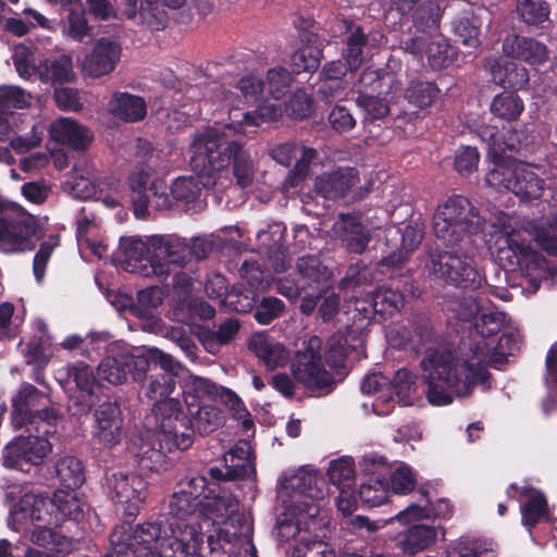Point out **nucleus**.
Masks as SVG:
<instances>
[{
  "instance_id": "f257e3e1",
  "label": "nucleus",
  "mask_w": 557,
  "mask_h": 557,
  "mask_svg": "<svg viewBox=\"0 0 557 557\" xmlns=\"http://www.w3.org/2000/svg\"><path fill=\"white\" fill-rule=\"evenodd\" d=\"M520 348V335L504 333L497 341L473 344L472 356L462 357L446 348H428L421 360L426 399L433 406H446L455 398L469 396L476 384H484L488 373L485 364L502 366L507 357Z\"/></svg>"
},
{
  "instance_id": "f03ea898",
  "label": "nucleus",
  "mask_w": 557,
  "mask_h": 557,
  "mask_svg": "<svg viewBox=\"0 0 557 557\" xmlns=\"http://www.w3.org/2000/svg\"><path fill=\"white\" fill-rule=\"evenodd\" d=\"M496 239L491 253L508 271H519L534 293L547 276L545 259L532 248L530 239L552 255H557V212L540 220H522L507 214L497 218Z\"/></svg>"
},
{
  "instance_id": "7ed1b4c3",
  "label": "nucleus",
  "mask_w": 557,
  "mask_h": 557,
  "mask_svg": "<svg viewBox=\"0 0 557 557\" xmlns=\"http://www.w3.org/2000/svg\"><path fill=\"white\" fill-rule=\"evenodd\" d=\"M171 534L162 530L161 522L137 524L129 533L115 530L114 550L122 557H220V547L212 539L200 545L197 530L191 524L183 529L177 521H169Z\"/></svg>"
},
{
  "instance_id": "20e7f679",
  "label": "nucleus",
  "mask_w": 557,
  "mask_h": 557,
  "mask_svg": "<svg viewBox=\"0 0 557 557\" xmlns=\"http://www.w3.org/2000/svg\"><path fill=\"white\" fill-rule=\"evenodd\" d=\"M233 132L223 127L199 131L190 144V164L199 171L206 188L216 185L223 173L233 164V174L240 187L252 184L256 173L255 162L243 144L232 139Z\"/></svg>"
},
{
  "instance_id": "39448f33",
  "label": "nucleus",
  "mask_w": 557,
  "mask_h": 557,
  "mask_svg": "<svg viewBox=\"0 0 557 557\" xmlns=\"http://www.w3.org/2000/svg\"><path fill=\"white\" fill-rule=\"evenodd\" d=\"M120 250L126 269L143 276L165 278L173 268L183 267L189 255V246L176 235H152L147 242L137 237H125Z\"/></svg>"
},
{
  "instance_id": "423d86ee",
  "label": "nucleus",
  "mask_w": 557,
  "mask_h": 557,
  "mask_svg": "<svg viewBox=\"0 0 557 557\" xmlns=\"http://www.w3.org/2000/svg\"><path fill=\"white\" fill-rule=\"evenodd\" d=\"M175 389L171 373L150 375L143 386V393L154 401L153 412L160 426V443L168 448H188L193 444V431L189 418L183 412L178 399L170 397Z\"/></svg>"
},
{
  "instance_id": "0eeeda50",
  "label": "nucleus",
  "mask_w": 557,
  "mask_h": 557,
  "mask_svg": "<svg viewBox=\"0 0 557 557\" xmlns=\"http://www.w3.org/2000/svg\"><path fill=\"white\" fill-rule=\"evenodd\" d=\"M483 138L492 151L493 168L485 176L487 185L497 190H509L521 199H536L544 189V181L534 172L533 166L515 159L500 158L498 151L513 149L512 144L503 143L493 128H485Z\"/></svg>"
},
{
  "instance_id": "6e6552de",
  "label": "nucleus",
  "mask_w": 557,
  "mask_h": 557,
  "mask_svg": "<svg viewBox=\"0 0 557 557\" xmlns=\"http://www.w3.org/2000/svg\"><path fill=\"white\" fill-rule=\"evenodd\" d=\"M30 95L16 86L0 87V140L17 153H25L41 144L44 126L33 117L13 110L29 106Z\"/></svg>"
},
{
  "instance_id": "1a4fd4ad",
  "label": "nucleus",
  "mask_w": 557,
  "mask_h": 557,
  "mask_svg": "<svg viewBox=\"0 0 557 557\" xmlns=\"http://www.w3.org/2000/svg\"><path fill=\"white\" fill-rule=\"evenodd\" d=\"M292 513L276 518L275 534L280 542H294L290 557H337L326 542L330 535L331 517L310 520H292Z\"/></svg>"
},
{
  "instance_id": "9d476101",
  "label": "nucleus",
  "mask_w": 557,
  "mask_h": 557,
  "mask_svg": "<svg viewBox=\"0 0 557 557\" xmlns=\"http://www.w3.org/2000/svg\"><path fill=\"white\" fill-rule=\"evenodd\" d=\"M484 223V218L466 197L454 196L436 208L432 230L444 245L455 246L470 242L472 235L483 231Z\"/></svg>"
},
{
  "instance_id": "9b49d317",
  "label": "nucleus",
  "mask_w": 557,
  "mask_h": 557,
  "mask_svg": "<svg viewBox=\"0 0 557 557\" xmlns=\"http://www.w3.org/2000/svg\"><path fill=\"white\" fill-rule=\"evenodd\" d=\"M39 237L37 219L20 205L0 198V252L18 255L32 251Z\"/></svg>"
},
{
  "instance_id": "f8f14e48",
  "label": "nucleus",
  "mask_w": 557,
  "mask_h": 557,
  "mask_svg": "<svg viewBox=\"0 0 557 557\" xmlns=\"http://www.w3.org/2000/svg\"><path fill=\"white\" fill-rule=\"evenodd\" d=\"M322 479L312 471H299L282 487L278 497L282 500V511L277 518L292 513V520H310L329 515L317 502L324 495Z\"/></svg>"
},
{
  "instance_id": "ddd939ff",
  "label": "nucleus",
  "mask_w": 557,
  "mask_h": 557,
  "mask_svg": "<svg viewBox=\"0 0 557 557\" xmlns=\"http://www.w3.org/2000/svg\"><path fill=\"white\" fill-rule=\"evenodd\" d=\"M48 397L32 384L25 383L21 386L17 395L13 398L12 424L18 430L26 428L32 432L44 434L55 433L58 414L52 408H47Z\"/></svg>"
},
{
  "instance_id": "4468645a",
  "label": "nucleus",
  "mask_w": 557,
  "mask_h": 557,
  "mask_svg": "<svg viewBox=\"0 0 557 557\" xmlns=\"http://www.w3.org/2000/svg\"><path fill=\"white\" fill-rule=\"evenodd\" d=\"M426 268L437 278L463 289L476 290L485 282V276L473 257L459 250L432 255Z\"/></svg>"
},
{
  "instance_id": "2eb2a0df",
  "label": "nucleus",
  "mask_w": 557,
  "mask_h": 557,
  "mask_svg": "<svg viewBox=\"0 0 557 557\" xmlns=\"http://www.w3.org/2000/svg\"><path fill=\"white\" fill-rule=\"evenodd\" d=\"M322 341L311 336L296 351L290 362L293 377L307 389L330 393L335 386L333 375L324 368L321 357Z\"/></svg>"
},
{
  "instance_id": "dca6fc26",
  "label": "nucleus",
  "mask_w": 557,
  "mask_h": 557,
  "mask_svg": "<svg viewBox=\"0 0 557 557\" xmlns=\"http://www.w3.org/2000/svg\"><path fill=\"white\" fill-rule=\"evenodd\" d=\"M368 271L363 270L357 277H348L343 280L342 285L346 289H352L350 301H354L355 311L362 318L371 319L374 314L385 315L397 312L404 305V295L398 290L382 286L374 293H369L364 298L357 295L361 287V281L366 280Z\"/></svg>"
},
{
  "instance_id": "f3484780",
  "label": "nucleus",
  "mask_w": 557,
  "mask_h": 557,
  "mask_svg": "<svg viewBox=\"0 0 557 557\" xmlns=\"http://www.w3.org/2000/svg\"><path fill=\"white\" fill-rule=\"evenodd\" d=\"M216 97L230 107L228 122L225 124V128L238 135L255 134L262 123L275 121L285 112L282 106L270 102L259 106L253 112L244 111L235 104L239 100L234 92L226 89L219 90Z\"/></svg>"
},
{
  "instance_id": "a211bd4d",
  "label": "nucleus",
  "mask_w": 557,
  "mask_h": 557,
  "mask_svg": "<svg viewBox=\"0 0 557 557\" xmlns=\"http://www.w3.org/2000/svg\"><path fill=\"white\" fill-rule=\"evenodd\" d=\"M331 30L334 37H345L344 61L350 66V71L359 69L366 55L372 49L379 47L384 38L381 32H372L366 35L360 26L347 18H335Z\"/></svg>"
},
{
  "instance_id": "6ab92c4d",
  "label": "nucleus",
  "mask_w": 557,
  "mask_h": 557,
  "mask_svg": "<svg viewBox=\"0 0 557 557\" xmlns=\"http://www.w3.org/2000/svg\"><path fill=\"white\" fill-rule=\"evenodd\" d=\"M27 436H17L3 449V465L8 468H15L28 471L33 466H39L51 453V444L46 438L48 434L35 432Z\"/></svg>"
},
{
  "instance_id": "aec40b11",
  "label": "nucleus",
  "mask_w": 557,
  "mask_h": 557,
  "mask_svg": "<svg viewBox=\"0 0 557 557\" xmlns=\"http://www.w3.org/2000/svg\"><path fill=\"white\" fill-rule=\"evenodd\" d=\"M151 176V166L138 169L129 178V188L132 190V202L135 214L143 216L151 203L157 209H166L172 205V195L168 193V186L163 180L156 178L147 184Z\"/></svg>"
},
{
  "instance_id": "412c9836",
  "label": "nucleus",
  "mask_w": 557,
  "mask_h": 557,
  "mask_svg": "<svg viewBox=\"0 0 557 557\" xmlns=\"http://www.w3.org/2000/svg\"><path fill=\"white\" fill-rule=\"evenodd\" d=\"M148 370L149 362L145 355H134L128 351L107 356L98 366L100 379L113 385L125 383L128 373L134 381L140 382L146 377Z\"/></svg>"
},
{
  "instance_id": "4be33fe9",
  "label": "nucleus",
  "mask_w": 557,
  "mask_h": 557,
  "mask_svg": "<svg viewBox=\"0 0 557 557\" xmlns=\"http://www.w3.org/2000/svg\"><path fill=\"white\" fill-rule=\"evenodd\" d=\"M107 486L115 502L127 505L125 513L131 518L137 513L138 504L146 498L147 483L133 472H113L107 478Z\"/></svg>"
},
{
  "instance_id": "5701e85b",
  "label": "nucleus",
  "mask_w": 557,
  "mask_h": 557,
  "mask_svg": "<svg viewBox=\"0 0 557 557\" xmlns=\"http://www.w3.org/2000/svg\"><path fill=\"white\" fill-rule=\"evenodd\" d=\"M92 437L99 444L112 447L123 437V416L115 401H104L94 411Z\"/></svg>"
},
{
  "instance_id": "b1692460",
  "label": "nucleus",
  "mask_w": 557,
  "mask_h": 557,
  "mask_svg": "<svg viewBox=\"0 0 557 557\" xmlns=\"http://www.w3.org/2000/svg\"><path fill=\"white\" fill-rule=\"evenodd\" d=\"M55 504L53 498L42 494L28 493L18 502L11 512L12 519L20 525L32 523L55 524Z\"/></svg>"
},
{
  "instance_id": "393cba45",
  "label": "nucleus",
  "mask_w": 557,
  "mask_h": 557,
  "mask_svg": "<svg viewBox=\"0 0 557 557\" xmlns=\"http://www.w3.org/2000/svg\"><path fill=\"white\" fill-rule=\"evenodd\" d=\"M405 50L414 55L425 54L430 66L435 70L450 65L457 57L455 48L441 35L411 38L405 42Z\"/></svg>"
},
{
  "instance_id": "a878e982",
  "label": "nucleus",
  "mask_w": 557,
  "mask_h": 557,
  "mask_svg": "<svg viewBox=\"0 0 557 557\" xmlns=\"http://www.w3.org/2000/svg\"><path fill=\"white\" fill-rule=\"evenodd\" d=\"M251 534L252 523L250 519L246 515L238 512L237 508L236 511L224 521L223 527L218 529L216 536L213 534L207 536L205 545H208L209 539H212L220 547L219 556L223 557L225 549L222 542L225 544L243 542L247 545V550H249L250 557H257V549L252 544Z\"/></svg>"
},
{
  "instance_id": "bb28decb",
  "label": "nucleus",
  "mask_w": 557,
  "mask_h": 557,
  "mask_svg": "<svg viewBox=\"0 0 557 557\" xmlns=\"http://www.w3.org/2000/svg\"><path fill=\"white\" fill-rule=\"evenodd\" d=\"M186 0H128L126 14L153 30L165 27L168 14L164 8L180 9Z\"/></svg>"
},
{
  "instance_id": "cd10ccee",
  "label": "nucleus",
  "mask_w": 557,
  "mask_h": 557,
  "mask_svg": "<svg viewBox=\"0 0 557 557\" xmlns=\"http://www.w3.org/2000/svg\"><path fill=\"white\" fill-rule=\"evenodd\" d=\"M120 57L121 47L116 41L100 38L83 60L82 71L90 77L107 75L115 69Z\"/></svg>"
},
{
  "instance_id": "c85d7f7f",
  "label": "nucleus",
  "mask_w": 557,
  "mask_h": 557,
  "mask_svg": "<svg viewBox=\"0 0 557 557\" xmlns=\"http://www.w3.org/2000/svg\"><path fill=\"white\" fill-rule=\"evenodd\" d=\"M331 235L339 239L350 252L361 253L371 239L370 230L357 216L341 214L331 228Z\"/></svg>"
},
{
  "instance_id": "c756f323",
  "label": "nucleus",
  "mask_w": 557,
  "mask_h": 557,
  "mask_svg": "<svg viewBox=\"0 0 557 557\" xmlns=\"http://www.w3.org/2000/svg\"><path fill=\"white\" fill-rule=\"evenodd\" d=\"M52 140L74 150H86L92 141L91 132L70 117L55 120L49 128Z\"/></svg>"
},
{
  "instance_id": "7c9ffc66",
  "label": "nucleus",
  "mask_w": 557,
  "mask_h": 557,
  "mask_svg": "<svg viewBox=\"0 0 557 557\" xmlns=\"http://www.w3.org/2000/svg\"><path fill=\"white\" fill-rule=\"evenodd\" d=\"M66 374L82 394V399H72L73 405L77 407L76 413L88 412L92 406L91 397L97 386L92 368L84 361H75L66 366Z\"/></svg>"
},
{
  "instance_id": "2f4dec72",
  "label": "nucleus",
  "mask_w": 557,
  "mask_h": 557,
  "mask_svg": "<svg viewBox=\"0 0 557 557\" xmlns=\"http://www.w3.org/2000/svg\"><path fill=\"white\" fill-rule=\"evenodd\" d=\"M411 521L404 539L400 541V548L408 554H416L428 549L440 539H444L445 531L433 523Z\"/></svg>"
},
{
  "instance_id": "473e14b6",
  "label": "nucleus",
  "mask_w": 557,
  "mask_h": 557,
  "mask_svg": "<svg viewBox=\"0 0 557 557\" xmlns=\"http://www.w3.org/2000/svg\"><path fill=\"white\" fill-rule=\"evenodd\" d=\"M484 67L490 72L492 79L503 87L521 89L529 82L527 69L515 61L490 57L485 59Z\"/></svg>"
},
{
  "instance_id": "72a5a7b5",
  "label": "nucleus",
  "mask_w": 557,
  "mask_h": 557,
  "mask_svg": "<svg viewBox=\"0 0 557 557\" xmlns=\"http://www.w3.org/2000/svg\"><path fill=\"white\" fill-rule=\"evenodd\" d=\"M202 504L203 503H198L193 497L176 491L172 495L169 512L171 516L169 521H177L182 524L183 528L186 524H191L195 527L198 533L200 545H205L203 527L199 521Z\"/></svg>"
},
{
  "instance_id": "f704fd0d",
  "label": "nucleus",
  "mask_w": 557,
  "mask_h": 557,
  "mask_svg": "<svg viewBox=\"0 0 557 557\" xmlns=\"http://www.w3.org/2000/svg\"><path fill=\"white\" fill-rule=\"evenodd\" d=\"M503 52L507 57L523 60L532 65L541 64L547 59V49L542 42L515 34L505 37Z\"/></svg>"
},
{
  "instance_id": "c9c22d12",
  "label": "nucleus",
  "mask_w": 557,
  "mask_h": 557,
  "mask_svg": "<svg viewBox=\"0 0 557 557\" xmlns=\"http://www.w3.org/2000/svg\"><path fill=\"white\" fill-rule=\"evenodd\" d=\"M158 429H160L159 425ZM174 449L185 450L186 448L173 447L170 449L165 443L161 445L160 430H158V432L153 433L140 444L136 451L137 462L143 470H165L169 465L165 451H173Z\"/></svg>"
},
{
  "instance_id": "e433bc0d",
  "label": "nucleus",
  "mask_w": 557,
  "mask_h": 557,
  "mask_svg": "<svg viewBox=\"0 0 557 557\" xmlns=\"http://www.w3.org/2000/svg\"><path fill=\"white\" fill-rule=\"evenodd\" d=\"M361 392L367 395H373L372 409L377 416L388 414L393 405L392 383L381 373H371L364 376L361 382Z\"/></svg>"
},
{
  "instance_id": "4c0bfd02",
  "label": "nucleus",
  "mask_w": 557,
  "mask_h": 557,
  "mask_svg": "<svg viewBox=\"0 0 557 557\" xmlns=\"http://www.w3.org/2000/svg\"><path fill=\"white\" fill-rule=\"evenodd\" d=\"M248 346L269 370L284 367L288 361L289 356L285 347L263 333L252 335Z\"/></svg>"
},
{
  "instance_id": "58836bf2",
  "label": "nucleus",
  "mask_w": 557,
  "mask_h": 557,
  "mask_svg": "<svg viewBox=\"0 0 557 557\" xmlns=\"http://www.w3.org/2000/svg\"><path fill=\"white\" fill-rule=\"evenodd\" d=\"M284 231L283 224L273 223L267 231L260 230L257 233L260 246L269 251L272 268L276 273L285 272L290 264L286 250L282 247Z\"/></svg>"
},
{
  "instance_id": "ea45409f",
  "label": "nucleus",
  "mask_w": 557,
  "mask_h": 557,
  "mask_svg": "<svg viewBox=\"0 0 557 557\" xmlns=\"http://www.w3.org/2000/svg\"><path fill=\"white\" fill-rule=\"evenodd\" d=\"M357 172L354 169H338L317 178L314 187L318 194L327 199L342 197L358 182Z\"/></svg>"
},
{
  "instance_id": "a19ab883",
  "label": "nucleus",
  "mask_w": 557,
  "mask_h": 557,
  "mask_svg": "<svg viewBox=\"0 0 557 557\" xmlns=\"http://www.w3.org/2000/svg\"><path fill=\"white\" fill-rule=\"evenodd\" d=\"M238 508V500L228 492L221 491L216 495L205 497V503L200 510V523L206 525L218 522L219 519L224 523L230 516Z\"/></svg>"
},
{
  "instance_id": "79ce46f5",
  "label": "nucleus",
  "mask_w": 557,
  "mask_h": 557,
  "mask_svg": "<svg viewBox=\"0 0 557 557\" xmlns=\"http://www.w3.org/2000/svg\"><path fill=\"white\" fill-rule=\"evenodd\" d=\"M102 183L95 182V169L87 165L86 168H75L73 173L64 182V190L78 199H89L98 193L103 191Z\"/></svg>"
},
{
  "instance_id": "37998d69",
  "label": "nucleus",
  "mask_w": 557,
  "mask_h": 557,
  "mask_svg": "<svg viewBox=\"0 0 557 557\" xmlns=\"http://www.w3.org/2000/svg\"><path fill=\"white\" fill-rule=\"evenodd\" d=\"M362 346V339L355 330L337 332L327 341L326 360L332 367H341L350 351Z\"/></svg>"
},
{
  "instance_id": "c03bdc74",
  "label": "nucleus",
  "mask_w": 557,
  "mask_h": 557,
  "mask_svg": "<svg viewBox=\"0 0 557 557\" xmlns=\"http://www.w3.org/2000/svg\"><path fill=\"white\" fill-rule=\"evenodd\" d=\"M109 108L115 116L127 122L139 121L147 113L145 100L127 92L114 94L109 102Z\"/></svg>"
},
{
  "instance_id": "a18cd8bd",
  "label": "nucleus",
  "mask_w": 557,
  "mask_h": 557,
  "mask_svg": "<svg viewBox=\"0 0 557 557\" xmlns=\"http://www.w3.org/2000/svg\"><path fill=\"white\" fill-rule=\"evenodd\" d=\"M451 515V506L446 499H438L435 504H430L426 499L425 505L410 504L404 510L395 516V520L400 523L433 518H448Z\"/></svg>"
},
{
  "instance_id": "49530a36",
  "label": "nucleus",
  "mask_w": 557,
  "mask_h": 557,
  "mask_svg": "<svg viewBox=\"0 0 557 557\" xmlns=\"http://www.w3.org/2000/svg\"><path fill=\"white\" fill-rule=\"evenodd\" d=\"M520 495L525 498L521 504L522 524L531 529L546 517L547 502L542 492L533 488H523Z\"/></svg>"
},
{
  "instance_id": "de8ad7c7",
  "label": "nucleus",
  "mask_w": 557,
  "mask_h": 557,
  "mask_svg": "<svg viewBox=\"0 0 557 557\" xmlns=\"http://www.w3.org/2000/svg\"><path fill=\"white\" fill-rule=\"evenodd\" d=\"M37 74L46 83H67L74 78L72 59L61 55L53 61H45L37 65Z\"/></svg>"
},
{
  "instance_id": "09e8293b",
  "label": "nucleus",
  "mask_w": 557,
  "mask_h": 557,
  "mask_svg": "<svg viewBox=\"0 0 557 557\" xmlns=\"http://www.w3.org/2000/svg\"><path fill=\"white\" fill-rule=\"evenodd\" d=\"M504 322L505 314L487 304L474 324L475 332L480 336V339H475L474 344L481 343V347H484V342L494 339L493 336L502 330Z\"/></svg>"
},
{
  "instance_id": "8fccbe9b",
  "label": "nucleus",
  "mask_w": 557,
  "mask_h": 557,
  "mask_svg": "<svg viewBox=\"0 0 557 557\" xmlns=\"http://www.w3.org/2000/svg\"><path fill=\"white\" fill-rule=\"evenodd\" d=\"M215 398L227 408L235 420L240 422L242 429L246 432L247 436L253 434V421L250 413L235 392L222 386Z\"/></svg>"
},
{
  "instance_id": "3c124183",
  "label": "nucleus",
  "mask_w": 557,
  "mask_h": 557,
  "mask_svg": "<svg viewBox=\"0 0 557 557\" xmlns=\"http://www.w3.org/2000/svg\"><path fill=\"white\" fill-rule=\"evenodd\" d=\"M55 473L60 483L66 488H77L85 481L81 460L70 455L58 458L55 462Z\"/></svg>"
},
{
  "instance_id": "603ef678",
  "label": "nucleus",
  "mask_w": 557,
  "mask_h": 557,
  "mask_svg": "<svg viewBox=\"0 0 557 557\" xmlns=\"http://www.w3.org/2000/svg\"><path fill=\"white\" fill-rule=\"evenodd\" d=\"M432 337V330L428 321H421L411 329L403 326L396 330L395 345L404 349L418 351L420 346L426 344Z\"/></svg>"
},
{
  "instance_id": "864d4df0",
  "label": "nucleus",
  "mask_w": 557,
  "mask_h": 557,
  "mask_svg": "<svg viewBox=\"0 0 557 557\" xmlns=\"http://www.w3.org/2000/svg\"><path fill=\"white\" fill-rule=\"evenodd\" d=\"M224 461L236 475H247L253 471L250 442L242 440L224 456Z\"/></svg>"
},
{
  "instance_id": "5fc2aeb1",
  "label": "nucleus",
  "mask_w": 557,
  "mask_h": 557,
  "mask_svg": "<svg viewBox=\"0 0 557 557\" xmlns=\"http://www.w3.org/2000/svg\"><path fill=\"white\" fill-rule=\"evenodd\" d=\"M522 99L510 91H504L494 97L491 103V112L505 121H516L523 112Z\"/></svg>"
},
{
  "instance_id": "6e6d98bb",
  "label": "nucleus",
  "mask_w": 557,
  "mask_h": 557,
  "mask_svg": "<svg viewBox=\"0 0 557 557\" xmlns=\"http://www.w3.org/2000/svg\"><path fill=\"white\" fill-rule=\"evenodd\" d=\"M330 482L338 490L351 488L355 486L356 471L351 457L343 456L330 461L327 468Z\"/></svg>"
},
{
  "instance_id": "4d7b16f0",
  "label": "nucleus",
  "mask_w": 557,
  "mask_h": 557,
  "mask_svg": "<svg viewBox=\"0 0 557 557\" xmlns=\"http://www.w3.org/2000/svg\"><path fill=\"white\" fill-rule=\"evenodd\" d=\"M391 383L393 396L396 395L403 406H410L418 398L417 377L408 369L398 370Z\"/></svg>"
},
{
  "instance_id": "13d9d810",
  "label": "nucleus",
  "mask_w": 557,
  "mask_h": 557,
  "mask_svg": "<svg viewBox=\"0 0 557 557\" xmlns=\"http://www.w3.org/2000/svg\"><path fill=\"white\" fill-rule=\"evenodd\" d=\"M53 502L55 504V524H61L65 519L79 520L83 517V507L75 494L59 491L54 493Z\"/></svg>"
},
{
  "instance_id": "bf43d9fd",
  "label": "nucleus",
  "mask_w": 557,
  "mask_h": 557,
  "mask_svg": "<svg viewBox=\"0 0 557 557\" xmlns=\"http://www.w3.org/2000/svg\"><path fill=\"white\" fill-rule=\"evenodd\" d=\"M297 272L301 283L307 287L319 285L329 278V272L315 257H302L297 261Z\"/></svg>"
},
{
  "instance_id": "052dcab7",
  "label": "nucleus",
  "mask_w": 557,
  "mask_h": 557,
  "mask_svg": "<svg viewBox=\"0 0 557 557\" xmlns=\"http://www.w3.org/2000/svg\"><path fill=\"white\" fill-rule=\"evenodd\" d=\"M197 176H183L176 178L171 186V195L176 200L189 202L195 200L201 190V187L206 188L202 184V177L199 171L193 166Z\"/></svg>"
},
{
  "instance_id": "680f3d73",
  "label": "nucleus",
  "mask_w": 557,
  "mask_h": 557,
  "mask_svg": "<svg viewBox=\"0 0 557 557\" xmlns=\"http://www.w3.org/2000/svg\"><path fill=\"white\" fill-rule=\"evenodd\" d=\"M387 481L381 476L369 478L359 488L360 500L372 507L382 505L387 498Z\"/></svg>"
},
{
  "instance_id": "e2e57ef3",
  "label": "nucleus",
  "mask_w": 557,
  "mask_h": 557,
  "mask_svg": "<svg viewBox=\"0 0 557 557\" xmlns=\"http://www.w3.org/2000/svg\"><path fill=\"white\" fill-rule=\"evenodd\" d=\"M517 11L520 18L530 25H540L547 21L548 5L544 0H518Z\"/></svg>"
},
{
  "instance_id": "0e129e2a",
  "label": "nucleus",
  "mask_w": 557,
  "mask_h": 557,
  "mask_svg": "<svg viewBox=\"0 0 557 557\" xmlns=\"http://www.w3.org/2000/svg\"><path fill=\"white\" fill-rule=\"evenodd\" d=\"M488 302L484 299L469 295L462 298L455 299L449 304V311H451L459 320H471L485 310Z\"/></svg>"
},
{
  "instance_id": "69168bd1",
  "label": "nucleus",
  "mask_w": 557,
  "mask_h": 557,
  "mask_svg": "<svg viewBox=\"0 0 557 557\" xmlns=\"http://www.w3.org/2000/svg\"><path fill=\"white\" fill-rule=\"evenodd\" d=\"M438 88L430 82H412L407 89L406 97L413 106L422 109L431 106L438 97Z\"/></svg>"
},
{
  "instance_id": "338daca9",
  "label": "nucleus",
  "mask_w": 557,
  "mask_h": 557,
  "mask_svg": "<svg viewBox=\"0 0 557 557\" xmlns=\"http://www.w3.org/2000/svg\"><path fill=\"white\" fill-rule=\"evenodd\" d=\"M454 32L465 46L476 48L480 45V22L474 15H465L457 20Z\"/></svg>"
},
{
  "instance_id": "774afa93",
  "label": "nucleus",
  "mask_w": 557,
  "mask_h": 557,
  "mask_svg": "<svg viewBox=\"0 0 557 557\" xmlns=\"http://www.w3.org/2000/svg\"><path fill=\"white\" fill-rule=\"evenodd\" d=\"M322 58V51L314 46H305L294 52L290 58V64L295 72L315 71Z\"/></svg>"
}]
</instances>
